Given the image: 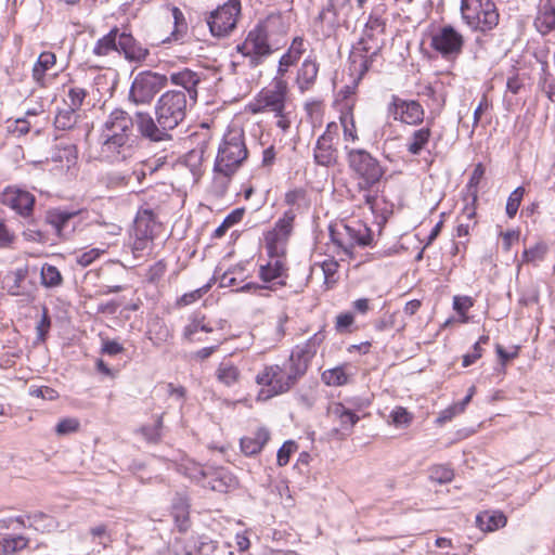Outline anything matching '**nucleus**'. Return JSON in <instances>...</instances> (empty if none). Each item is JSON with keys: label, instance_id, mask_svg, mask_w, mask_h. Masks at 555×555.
Segmentation results:
<instances>
[{"label": "nucleus", "instance_id": "20", "mask_svg": "<svg viewBox=\"0 0 555 555\" xmlns=\"http://www.w3.org/2000/svg\"><path fill=\"white\" fill-rule=\"evenodd\" d=\"M327 135H320L317 140L313 158L319 166L332 167L337 164L338 151L334 142L326 139Z\"/></svg>", "mask_w": 555, "mask_h": 555}, {"label": "nucleus", "instance_id": "46", "mask_svg": "<svg viewBox=\"0 0 555 555\" xmlns=\"http://www.w3.org/2000/svg\"><path fill=\"white\" fill-rule=\"evenodd\" d=\"M215 279L216 278L214 276L211 279V281H209L207 284L203 285L202 287L194 289L190 293L183 294L179 298L178 304L181 306H188V305H191V304L195 302L196 300L201 299L206 293H208V291L211 287V283L215 281Z\"/></svg>", "mask_w": 555, "mask_h": 555}, {"label": "nucleus", "instance_id": "22", "mask_svg": "<svg viewBox=\"0 0 555 555\" xmlns=\"http://www.w3.org/2000/svg\"><path fill=\"white\" fill-rule=\"evenodd\" d=\"M270 439V433L266 427H259L253 437H243L240 440L242 452L251 456L259 453Z\"/></svg>", "mask_w": 555, "mask_h": 555}, {"label": "nucleus", "instance_id": "13", "mask_svg": "<svg viewBox=\"0 0 555 555\" xmlns=\"http://www.w3.org/2000/svg\"><path fill=\"white\" fill-rule=\"evenodd\" d=\"M388 113L393 116L395 120L408 125H418L424 120V108L417 101L402 100L398 95L391 96Z\"/></svg>", "mask_w": 555, "mask_h": 555}, {"label": "nucleus", "instance_id": "2", "mask_svg": "<svg viewBox=\"0 0 555 555\" xmlns=\"http://www.w3.org/2000/svg\"><path fill=\"white\" fill-rule=\"evenodd\" d=\"M135 116L126 111L115 108L104 122L102 130L101 152L107 158L125 159L132 147Z\"/></svg>", "mask_w": 555, "mask_h": 555}, {"label": "nucleus", "instance_id": "21", "mask_svg": "<svg viewBox=\"0 0 555 555\" xmlns=\"http://www.w3.org/2000/svg\"><path fill=\"white\" fill-rule=\"evenodd\" d=\"M534 25L539 33L546 35L555 29V0H541Z\"/></svg>", "mask_w": 555, "mask_h": 555}, {"label": "nucleus", "instance_id": "53", "mask_svg": "<svg viewBox=\"0 0 555 555\" xmlns=\"http://www.w3.org/2000/svg\"><path fill=\"white\" fill-rule=\"evenodd\" d=\"M485 167L481 163L477 164L472 172L467 188L473 191V202L477 201V186L485 175Z\"/></svg>", "mask_w": 555, "mask_h": 555}, {"label": "nucleus", "instance_id": "48", "mask_svg": "<svg viewBox=\"0 0 555 555\" xmlns=\"http://www.w3.org/2000/svg\"><path fill=\"white\" fill-rule=\"evenodd\" d=\"M209 483L214 491L225 492L233 483V478L224 472H218Z\"/></svg>", "mask_w": 555, "mask_h": 555}, {"label": "nucleus", "instance_id": "41", "mask_svg": "<svg viewBox=\"0 0 555 555\" xmlns=\"http://www.w3.org/2000/svg\"><path fill=\"white\" fill-rule=\"evenodd\" d=\"M322 380L328 386H343L348 382V375L343 366L326 370L322 373Z\"/></svg>", "mask_w": 555, "mask_h": 555}, {"label": "nucleus", "instance_id": "59", "mask_svg": "<svg viewBox=\"0 0 555 555\" xmlns=\"http://www.w3.org/2000/svg\"><path fill=\"white\" fill-rule=\"evenodd\" d=\"M29 393L33 397L42 398L46 400H54L59 397L57 391L48 386H40V387L33 386L29 389Z\"/></svg>", "mask_w": 555, "mask_h": 555}, {"label": "nucleus", "instance_id": "37", "mask_svg": "<svg viewBox=\"0 0 555 555\" xmlns=\"http://www.w3.org/2000/svg\"><path fill=\"white\" fill-rule=\"evenodd\" d=\"M428 477L434 482L444 485L453 480L454 470L449 465L437 464L429 467Z\"/></svg>", "mask_w": 555, "mask_h": 555}, {"label": "nucleus", "instance_id": "35", "mask_svg": "<svg viewBox=\"0 0 555 555\" xmlns=\"http://www.w3.org/2000/svg\"><path fill=\"white\" fill-rule=\"evenodd\" d=\"M378 49H376L371 55L370 57H366L364 55H361L363 57V60L361 61V64H360V73H359V76L358 78L353 81V85L351 86H345L340 91H339V95H341L343 99H348L349 96H351L352 94L356 93V89H357V86H358V82L359 80L365 75V73L370 69L371 67V64L373 62V59L378 54Z\"/></svg>", "mask_w": 555, "mask_h": 555}, {"label": "nucleus", "instance_id": "14", "mask_svg": "<svg viewBox=\"0 0 555 555\" xmlns=\"http://www.w3.org/2000/svg\"><path fill=\"white\" fill-rule=\"evenodd\" d=\"M237 50L244 55L249 56L251 67L261 64L262 59L271 54L272 50L268 43L267 36L263 31H249L243 46H238Z\"/></svg>", "mask_w": 555, "mask_h": 555}, {"label": "nucleus", "instance_id": "3", "mask_svg": "<svg viewBox=\"0 0 555 555\" xmlns=\"http://www.w3.org/2000/svg\"><path fill=\"white\" fill-rule=\"evenodd\" d=\"M112 52L122 55L129 63L142 64L150 55V50L138 41L127 27L114 26L106 35L99 38L92 49L96 56H107Z\"/></svg>", "mask_w": 555, "mask_h": 555}, {"label": "nucleus", "instance_id": "32", "mask_svg": "<svg viewBox=\"0 0 555 555\" xmlns=\"http://www.w3.org/2000/svg\"><path fill=\"white\" fill-rule=\"evenodd\" d=\"M206 317L205 314L201 312H194L190 317V323L184 327L183 336L192 340L193 336L198 332L203 331L205 333H211L214 328L209 325V323H206Z\"/></svg>", "mask_w": 555, "mask_h": 555}, {"label": "nucleus", "instance_id": "64", "mask_svg": "<svg viewBox=\"0 0 555 555\" xmlns=\"http://www.w3.org/2000/svg\"><path fill=\"white\" fill-rule=\"evenodd\" d=\"M482 351V347H479L478 344H474L473 351L463 356L462 365L464 367H468L474 364L479 358H481Z\"/></svg>", "mask_w": 555, "mask_h": 555}, {"label": "nucleus", "instance_id": "25", "mask_svg": "<svg viewBox=\"0 0 555 555\" xmlns=\"http://www.w3.org/2000/svg\"><path fill=\"white\" fill-rule=\"evenodd\" d=\"M319 72L318 63L312 59H306L297 73V83L301 92L309 90L317 79Z\"/></svg>", "mask_w": 555, "mask_h": 555}, {"label": "nucleus", "instance_id": "19", "mask_svg": "<svg viewBox=\"0 0 555 555\" xmlns=\"http://www.w3.org/2000/svg\"><path fill=\"white\" fill-rule=\"evenodd\" d=\"M256 380L259 385L270 387L269 396H276L289 390V384L285 382L279 365L267 366L262 373L257 375Z\"/></svg>", "mask_w": 555, "mask_h": 555}, {"label": "nucleus", "instance_id": "27", "mask_svg": "<svg viewBox=\"0 0 555 555\" xmlns=\"http://www.w3.org/2000/svg\"><path fill=\"white\" fill-rule=\"evenodd\" d=\"M506 521V516L502 512H483L476 517V524L482 531H494L504 527Z\"/></svg>", "mask_w": 555, "mask_h": 555}, {"label": "nucleus", "instance_id": "15", "mask_svg": "<svg viewBox=\"0 0 555 555\" xmlns=\"http://www.w3.org/2000/svg\"><path fill=\"white\" fill-rule=\"evenodd\" d=\"M474 24L469 25L475 30L486 33L493 29L499 23V13L491 0H478V10L474 14Z\"/></svg>", "mask_w": 555, "mask_h": 555}, {"label": "nucleus", "instance_id": "54", "mask_svg": "<svg viewBox=\"0 0 555 555\" xmlns=\"http://www.w3.org/2000/svg\"><path fill=\"white\" fill-rule=\"evenodd\" d=\"M323 274H324V283L327 285V287H332V285L335 283V274L338 269V262L331 259L325 260L321 264Z\"/></svg>", "mask_w": 555, "mask_h": 555}, {"label": "nucleus", "instance_id": "49", "mask_svg": "<svg viewBox=\"0 0 555 555\" xmlns=\"http://www.w3.org/2000/svg\"><path fill=\"white\" fill-rule=\"evenodd\" d=\"M279 240L276 232H268L266 235V248L268 256L274 260L281 259V256L284 254V251L279 248Z\"/></svg>", "mask_w": 555, "mask_h": 555}, {"label": "nucleus", "instance_id": "62", "mask_svg": "<svg viewBox=\"0 0 555 555\" xmlns=\"http://www.w3.org/2000/svg\"><path fill=\"white\" fill-rule=\"evenodd\" d=\"M166 263L164 260H159L157 262H155L150 269H149V273H147V278H149V281L150 282H158L165 274L166 272Z\"/></svg>", "mask_w": 555, "mask_h": 555}, {"label": "nucleus", "instance_id": "17", "mask_svg": "<svg viewBox=\"0 0 555 555\" xmlns=\"http://www.w3.org/2000/svg\"><path fill=\"white\" fill-rule=\"evenodd\" d=\"M4 203L23 217L33 214L36 197L28 191L8 188L4 192Z\"/></svg>", "mask_w": 555, "mask_h": 555}, {"label": "nucleus", "instance_id": "4", "mask_svg": "<svg viewBox=\"0 0 555 555\" xmlns=\"http://www.w3.org/2000/svg\"><path fill=\"white\" fill-rule=\"evenodd\" d=\"M345 149L348 167L357 180L358 190L369 192L379 186L386 173V168L380 162L364 149Z\"/></svg>", "mask_w": 555, "mask_h": 555}, {"label": "nucleus", "instance_id": "63", "mask_svg": "<svg viewBox=\"0 0 555 555\" xmlns=\"http://www.w3.org/2000/svg\"><path fill=\"white\" fill-rule=\"evenodd\" d=\"M101 351L107 356H117L124 351V347L116 340L106 339L103 340Z\"/></svg>", "mask_w": 555, "mask_h": 555}, {"label": "nucleus", "instance_id": "5", "mask_svg": "<svg viewBox=\"0 0 555 555\" xmlns=\"http://www.w3.org/2000/svg\"><path fill=\"white\" fill-rule=\"evenodd\" d=\"M248 152L243 131H233L224 135L215 160L214 170L222 175L227 182L247 158Z\"/></svg>", "mask_w": 555, "mask_h": 555}, {"label": "nucleus", "instance_id": "38", "mask_svg": "<svg viewBox=\"0 0 555 555\" xmlns=\"http://www.w3.org/2000/svg\"><path fill=\"white\" fill-rule=\"evenodd\" d=\"M245 214V209L244 208H236L234 210H232L225 218L224 220L222 221V223L215 230L214 232V237L215 238H220L222 237L225 232L231 228L233 227L234 224L238 223L242 219H243V216Z\"/></svg>", "mask_w": 555, "mask_h": 555}, {"label": "nucleus", "instance_id": "26", "mask_svg": "<svg viewBox=\"0 0 555 555\" xmlns=\"http://www.w3.org/2000/svg\"><path fill=\"white\" fill-rule=\"evenodd\" d=\"M27 275L28 269L26 267L8 272L2 281L3 288H5L8 294L11 296L24 295L25 291L22 284L26 280Z\"/></svg>", "mask_w": 555, "mask_h": 555}, {"label": "nucleus", "instance_id": "60", "mask_svg": "<svg viewBox=\"0 0 555 555\" xmlns=\"http://www.w3.org/2000/svg\"><path fill=\"white\" fill-rule=\"evenodd\" d=\"M473 304V299L468 296H454L453 298V309L461 315H465Z\"/></svg>", "mask_w": 555, "mask_h": 555}, {"label": "nucleus", "instance_id": "30", "mask_svg": "<svg viewBox=\"0 0 555 555\" xmlns=\"http://www.w3.org/2000/svg\"><path fill=\"white\" fill-rule=\"evenodd\" d=\"M259 276L264 283H270L286 276V267L282 259L269 261L267 264L260 266Z\"/></svg>", "mask_w": 555, "mask_h": 555}, {"label": "nucleus", "instance_id": "47", "mask_svg": "<svg viewBox=\"0 0 555 555\" xmlns=\"http://www.w3.org/2000/svg\"><path fill=\"white\" fill-rule=\"evenodd\" d=\"M67 95L69 99V103L65 102L64 105H67L68 107L79 111L86 96L88 95V92L83 88L73 87L68 90Z\"/></svg>", "mask_w": 555, "mask_h": 555}, {"label": "nucleus", "instance_id": "6", "mask_svg": "<svg viewBox=\"0 0 555 555\" xmlns=\"http://www.w3.org/2000/svg\"><path fill=\"white\" fill-rule=\"evenodd\" d=\"M324 338V333L318 332L304 345L296 346L293 349L286 366V373L283 374L285 382L289 384V389L306 374L310 361L315 356L318 347Z\"/></svg>", "mask_w": 555, "mask_h": 555}, {"label": "nucleus", "instance_id": "29", "mask_svg": "<svg viewBox=\"0 0 555 555\" xmlns=\"http://www.w3.org/2000/svg\"><path fill=\"white\" fill-rule=\"evenodd\" d=\"M56 62V56L53 52L44 51L40 53L37 62L33 67V78L40 85H44L46 72L49 70Z\"/></svg>", "mask_w": 555, "mask_h": 555}, {"label": "nucleus", "instance_id": "52", "mask_svg": "<svg viewBox=\"0 0 555 555\" xmlns=\"http://www.w3.org/2000/svg\"><path fill=\"white\" fill-rule=\"evenodd\" d=\"M546 251V247L543 245V244H535L534 246L530 247V248H526L524 251H522V261L524 262H534L537 260H541L543 259V256Z\"/></svg>", "mask_w": 555, "mask_h": 555}, {"label": "nucleus", "instance_id": "9", "mask_svg": "<svg viewBox=\"0 0 555 555\" xmlns=\"http://www.w3.org/2000/svg\"><path fill=\"white\" fill-rule=\"evenodd\" d=\"M287 93V83L282 79H274L272 89L262 90L257 98L249 104V111L253 114L262 112H273L276 117L284 116L285 101Z\"/></svg>", "mask_w": 555, "mask_h": 555}, {"label": "nucleus", "instance_id": "57", "mask_svg": "<svg viewBox=\"0 0 555 555\" xmlns=\"http://www.w3.org/2000/svg\"><path fill=\"white\" fill-rule=\"evenodd\" d=\"M354 318L351 312L340 313L336 317L335 330L338 333L349 332L350 326L353 324Z\"/></svg>", "mask_w": 555, "mask_h": 555}, {"label": "nucleus", "instance_id": "51", "mask_svg": "<svg viewBox=\"0 0 555 555\" xmlns=\"http://www.w3.org/2000/svg\"><path fill=\"white\" fill-rule=\"evenodd\" d=\"M297 450L295 441H285L278 451V465L285 466L289 462L291 455Z\"/></svg>", "mask_w": 555, "mask_h": 555}, {"label": "nucleus", "instance_id": "34", "mask_svg": "<svg viewBox=\"0 0 555 555\" xmlns=\"http://www.w3.org/2000/svg\"><path fill=\"white\" fill-rule=\"evenodd\" d=\"M27 520L28 527L41 532H49L55 527L54 518L41 512L27 515Z\"/></svg>", "mask_w": 555, "mask_h": 555}, {"label": "nucleus", "instance_id": "45", "mask_svg": "<svg viewBox=\"0 0 555 555\" xmlns=\"http://www.w3.org/2000/svg\"><path fill=\"white\" fill-rule=\"evenodd\" d=\"M340 124H341L343 131H344V139L346 141L351 140L352 142H354L359 139L357 129H356L353 115L351 112L343 113L340 115Z\"/></svg>", "mask_w": 555, "mask_h": 555}, {"label": "nucleus", "instance_id": "23", "mask_svg": "<svg viewBox=\"0 0 555 555\" xmlns=\"http://www.w3.org/2000/svg\"><path fill=\"white\" fill-rule=\"evenodd\" d=\"M350 0H328L326 7L319 13L317 20L327 23V35L334 31L338 25V14L341 9L349 4Z\"/></svg>", "mask_w": 555, "mask_h": 555}, {"label": "nucleus", "instance_id": "42", "mask_svg": "<svg viewBox=\"0 0 555 555\" xmlns=\"http://www.w3.org/2000/svg\"><path fill=\"white\" fill-rule=\"evenodd\" d=\"M294 220H295L294 211L292 209L286 210L283 214V217L280 218L275 222V227H274V229L271 232H276L278 233V238H280V236L287 237L291 234L292 230H293Z\"/></svg>", "mask_w": 555, "mask_h": 555}, {"label": "nucleus", "instance_id": "50", "mask_svg": "<svg viewBox=\"0 0 555 555\" xmlns=\"http://www.w3.org/2000/svg\"><path fill=\"white\" fill-rule=\"evenodd\" d=\"M392 423L398 427H405L412 422V414L402 406H397L390 413Z\"/></svg>", "mask_w": 555, "mask_h": 555}, {"label": "nucleus", "instance_id": "33", "mask_svg": "<svg viewBox=\"0 0 555 555\" xmlns=\"http://www.w3.org/2000/svg\"><path fill=\"white\" fill-rule=\"evenodd\" d=\"M28 545V539L23 535H4L0 539V555L14 554Z\"/></svg>", "mask_w": 555, "mask_h": 555}, {"label": "nucleus", "instance_id": "39", "mask_svg": "<svg viewBox=\"0 0 555 555\" xmlns=\"http://www.w3.org/2000/svg\"><path fill=\"white\" fill-rule=\"evenodd\" d=\"M163 416H157L153 425H144L140 433L149 443H158L162 440Z\"/></svg>", "mask_w": 555, "mask_h": 555}, {"label": "nucleus", "instance_id": "44", "mask_svg": "<svg viewBox=\"0 0 555 555\" xmlns=\"http://www.w3.org/2000/svg\"><path fill=\"white\" fill-rule=\"evenodd\" d=\"M526 193L524 186H517L508 196L506 202V215L508 218H514L518 211L522 197Z\"/></svg>", "mask_w": 555, "mask_h": 555}, {"label": "nucleus", "instance_id": "61", "mask_svg": "<svg viewBox=\"0 0 555 555\" xmlns=\"http://www.w3.org/2000/svg\"><path fill=\"white\" fill-rule=\"evenodd\" d=\"M14 233L3 221H0V248H10L14 243Z\"/></svg>", "mask_w": 555, "mask_h": 555}, {"label": "nucleus", "instance_id": "12", "mask_svg": "<svg viewBox=\"0 0 555 555\" xmlns=\"http://www.w3.org/2000/svg\"><path fill=\"white\" fill-rule=\"evenodd\" d=\"M78 215V210L69 211L61 208H53L47 211L46 222L53 228L55 235L61 241H67L76 231Z\"/></svg>", "mask_w": 555, "mask_h": 555}, {"label": "nucleus", "instance_id": "18", "mask_svg": "<svg viewBox=\"0 0 555 555\" xmlns=\"http://www.w3.org/2000/svg\"><path fill=\"white\" fill-rule=\"evenodd\" d=\"M190 499L186 494L177 492L171 500V516L179 532H186L191 528Z\"/></svg>", "mask_w": 555, "mask_h": 555}, {"label": "nucleus", "instance_id": "36", "mask_svg": "<svg viewBox=\"0 0 555 555\" xmlns=\"http://www.w3.org/2000/svg\"><path fill=\"white\" fill-rule=\"evenodd\" d=\"M41 284L53 288L62 285L63 276L55 266L44 263L40 271Z\"/></svg>", "mask_w": 555, "mask_h": 555}, {"label": "nucleus", "instance_id": "28", "mask_svg": "<svg viewBox=\"0 0 555 555\" xmlns=\"http://www.w3.org/2000/svg\"><path fill=\"white\" fill-rule=\"evenodd\" d=\"M431 135V131L429 127H423L412 132V134L408 138L406 142V151L414 156H417L422 153L425 146L428 144Z\"/></svg>", "mask_w": 555, "mask_h": 555}, {"label": "nucleus", "instance_id": "31", "mask_svg": "<svg viewBox=\"0 0 555 555\" xmlns=\"http://www.w3.org/2000/svg\"><path fill=\"white\" fill-rule=\"evenodd\" d=\"M79 117L78 111L64 105V107L57 109L54 127L57 130H70L76 126Z\"/></svg>", "mask_w": 555, "mask_h": 555}, {"label": "nucleus", "instance_id": "7", "mask_svg": "<svg viewBox=\"0 0 555 555\" xmlns=\"http://www.w3.org/2000/svg\"><path fill=\"white\" fill-rule=\"evenodd\" d=\"M168 83V77L152 70H142L133 78L128 99L135 105L151 104L155 95Z\"/></svg>", "mask_w": 555, "mask_h": 555}, {"label": "nucleus", "instance_id": "16", "mask_svg": "<svg viewBox=\"0 0 555 555\" xmlns=\"http://www.w3.org/2000/svg\"><path fill=\"white\" fill-rule=\"evenodd\" d=\"M169 79L172 85L182 88L181 91L185 93V98H189L191 106L197 102V87L201 83L198 73L184 68L183 70L172 73Z\"/></svg>", "mask_w": 555, "mask_h": 555}, {"label": "nucleus", "instance_id": "58", "mask_svg": "<svg viewBox=\"0 0 555 555\" xmlns=\"http://www.w3.org/2000/svg\"><path fill=\"white\" fill-rule=\"evenodd\" d=\"M79 428V422L76 418H64L55 427L57 435H68Z\"/></svg>", "mask_w": 555, "mask_h": 555}, {"label": "nucleus", "instance_id": "24", "mask_svg": "<svg viewBox=\"0 0 555 555\" xmlns=\"http://www.w3.org/2000/svg\"><path fill=\"white\" fill-rule=\"evenodd\" d=\"M327 413L330 416L339 421L341 429L348 430V431H351L353 426L359 421V416L353 411L346 408L340 402L332 403L327 409Z\"/></svg>", "mask_w": 555, "mask_h": 555}, {"label": "nucleus", "instance_id": "1", "mask_svg": "<svg viewBox=\"0 0 555 555\" xmlns=\"http://www.w3.org/2000/svg\"><path fill=\"white\" fill-rule=\"evenodd\" d=\"M189 98L180 90L163 93L154 107L155 118L147 112H135V127L140 135L154 143H171V131L186 117Z\"/></svg>", "mask_w": 555, "mask_h": 555}, {"label": "nucleus", "instance_id": "55", "mask_svg": "<svg viewBox=\"0 0 555 555\" xmlns=\"http://www.w3.org/2000/svg\"><path fill=\"white\" fill-rule=\"evenodd\" d=\"M167 163V155L154 157L143 163L142 175H153Z\"/></svg>", "mask_w": 555, "mask_h": 555}, {"label": "nucleus", "instance_id": "8", "mask_svg": "<svg viewBox=\"0 0 555 555\" xmlns=\"http://www.w3.org/2000/svg\"><path fill=\"white\" fill-rule=\"evenodd\" d=\"M330 236L346 254H351L354 246H369L373 240L371 229L359 221L343 224L341 230L330 227Z\"/></svg>", "mask_w": 555, "mask_h": 555}, {"label": "nucleus", "instance_id": "10", "mask_svg": "<svg viewBox=\"0 0 555 555\" xmlns=\"http://www.w3.org/2000/svg\"><path fill=\"white\" fill-rule=\"evenodd\" d=\"M464 37L452 25H444L431 36V48L444 60L451 61L463 52Z\"/></svg>", "mask_w": 555, "mask_h": 555}, {"label": "nucleus", "instance_id": "11", "mask_svg": "<svg viewBox=\"0 0 555 555\" xmlns=\"http://www.w3.org/2000/svg\"><path fill=\"white\" fill-rule=\"evenodd\" d=\"M240 12V0H229L212 11L207 20L211 35L215 37L228 36L235 28Z\"/></svg>", "mask_w": 555, "mask_h": 555}, {"label": "nucleus", "instance_id": "56", "mask_svg": "<svg viewBox=\"0 0 555 555\" xmlns=\"http://www.w3.org/2000/svg\"><path fill=\"white\" fill-rule=\"evenodd\" d=\"M51 327V318L49 315L48 309L44 307L42 311V315L40 321L37 324V338L41 341L46 340V337Z\"/></svg>", "mask_w": 555, "mask_h": 555}, {"label": "nucleus", "instance_id": "43", "mask_svg": "<svg viewBox=\"0 0 555 555\" xmlns=\"http://www.w3.org/2000/svg\"><path fill=\"white\" fill-rule=\"evenodd\" d=\"M214 548L212 541L207 538H199L193 540V544L185 547V555H210Z\"/></svg>", "mask_w": 555, "mask_h": 555}, {"label": "nucleus", "instance_id": "40", "mask_svg": "<svg viewBox=\"0 0 555 555\" xmlns=\"http://www.w3.org/2000/svg\"><path fill=\"white\" fill-rule=\"evenodd\" d=\"M240 377V371L236 366L229 363H221L217 370V378L220 383L232 386Z\"/></svg>", "mask_w": 555, "mask_h": 555}]
</instances>
